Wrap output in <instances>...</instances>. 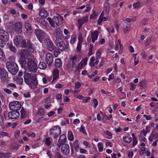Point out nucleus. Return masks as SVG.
Here are the masks:
<instances>
[{
  "instance_id": "nucleus-1",
  "label": "nucleus",
  "mask_w": 158,
  "mask_h": 158,
  "mask_svg": "<svg viewBox=\"0 0 158 158\" xmlns=\"http://www.w3.org/2000/svg\"><path fill=\"white\" fill-rule=\"evenodd\" d=\"M29 54L28 52L22 55L19 59V61L21 65L25 69H28L30 72L35 73L37 70V65L35 61L30 58L27 59V62L26 61V58Z\"/></svg>"
},
{
  "instance_id": "nucleus-2",
  "label": "nucleus",
  "mask_w": 158,
  "mask_h": 158,
  "mask_svg": "<svg viewBox=\"0 0 158 158\" xmlns=\"http://www.w3.org/2000/svg\"><path fill=\"white\" fill-rule=\"evenodd\" d=\"M24 75L25 82L28 85L31 89L35 88L38 83L36 78V75L35 74H31L25 71L24 72Z\"/></svg>"
},
{
  "instance_id": "nucleus-3",
  "label": "nucleus",
  "mask_w": 158,
  "mask_h": 158,
  "mask_svg": "<svg viewBox=\"0 0 158 158\" xmlns=\"http://www.w3.org/2000/svg\"><path fill=\"white\" fill-rule=\"evenodd\" d=\"M55 43L57 48L61 51H66L69 50V44L65 43L64 40L60 37H56L55 40Z\"/></svg>"
},
{
  "instance_id": "nucleus-4",
  "label": "nucleus",
  "mask_w": 158,
  "mask_h": 158,
  "mask_svg": "<svg viewBox=\"0 0 158 158\" xmlns=\"http://www.w3.org/2000/svg\"><path fill=\"white\" fill-rule=\"evenodd\" d=\"M8 71L13 75L16 74L19 71L17 64L12 61H8L6 64Z\"/></svg>"
},
{
  "instance_id": "nucleus-5",
  "label": "nucleus",
  "mask_w": 158,
  "mask_h": 158,
  "mask_svg": "<svg viewBox=\"0 0 158 158\" xmlns=\"http://www.w3.org/2000/svg\"><path fill=\"white\" fill-rule=\"evenodd\" d=\"M49 135L54 139L57 138L60 135L61 129L58 126H54L50 129Z\"/></svg>"
},
{
  "instance_id": "nucleus-6",
  "label": "nucleus",
  "mask_w": 158,
  "mask_h": 158,
  "mask_svg": "<svg viewBox=\"0 0 158 158\" xmlns=\"http://www.w3.org/2000/svg\"><path fill=\"white\" fill-rule=\"evenodd\" d=\"M14 42L17 46L20 47L22 48L26 47V41L23 39L22 37L20 35L15 37L14 39Z\"/></svg>"
},
{
  "instance_id": "nucleus-7",
  "label": "nucleus",
  "mask_w": 158,
  "mask_h": 158,
  "mask_svg": "<svg viewBox=\"0 0 158 158\" xmlns=\"http://www.w3.org/2000/svg\"><path fill=\"white\" fill-rule=\"evenodd\" d=\"M9 107L11 110L18 111L20 109L21 105L19 102L15 101L10 102L9 104Z\"/></svg>"
},
{
  "instance_id": "nucleus-8",
  "label": "nucleus",
  "mask_w": 158,
  "mask_h": 158,
  "mask_svg": "<svg viewBox=\"0 0 158 158\" xmlns=\"http://www.w3.org/2000/svg\"><path fill=\"white\" fill-rule=\"evenodd\" d=\"M44 42L46 49L48 51L52 52L54 48H56L52 41L49 38H46Z\"/></svg>"
},
{
  "instance_id": "nucleus-9",
  "label": "nucleus",
  "mask_w": 158,
  "mask_h": 158,
  "mask_svg": "<svg viewBox=\"0 0 158 158\" xmlns=\"http://www.w3.org/2000/svg\"><path fill=\"white\" fill-rule=\"evenodd\" d=\"M0 78L2 82H5L7 81L8 76L6 71L4 69L0 68Z\"/></svg>"
},
{
  "instance_id": "nucleus-10",
  "label": "nucleus",
  "mask_w": 158,
  "mask_h": 158,
  "mask_svg": "<svg viewBox=\"0 0 158 158\" xmlns=\"http://www.w3.org/2000/svg\"><path fill=\"white\" fill-rule=\"evenodd\" d=\"M0 39L7 42L9 39V34L6 31L3 29L0 30Z\"/></svg>"
},
{
  "instance_id": "nucleus-11",
  "label": "nucleus",
  "mask_w": 158,
  "mask_h": 158,
  "mask_svg": "<svg viewBox=\"0 0 158 158\" xmlns=\"http://www.w3.org/2000/svg\"><path fill=\"white\" fill-rule=\"evenodd\" d=\"M63 18L60 15L55 16L53 17V24L55 25V23L57 26L60 25L62 23Z\"/></svg>"
},
{
  "instance_id": "nucleus-12",
  "label": "nucleus",
  "mask_w": 158,
  "mask_h": 158,
  "mask_svg": "<svg viewBox=\"0 0 158 158\" xmlns=\"http://www.w3.org/2000/svg\"><path fill=\"white\" fill-rule=\"evenodd\" d=\"M19 113L18 111H12L8 113V116L10 119H16L19 118Z\"/></svg>"
},
{
  "instance_id": "nucleus-13",
  "label": "nucleus",
  "mask_w": 158,
  "mask_h": 158,
  "mask_svg": "<svg viewBox=\"0 0 158 158\" xmlns=\"http://www.w3.org/2000/svg\"><path fill=\"white\" fill-rule=\"evenodd\" d=\"M35 33L39 40L41 41L45 36V33L41 30L36 29L35 30Z\"/></svg>"
},
{
  "instance_id": "nucleus-14",
  "label": "nucleus",
  "mask_w": 158,
  "mask_h": 158,
  "mask_svg": "<svg viewBox=\"0 0 158 158\" xmlns=\"http://www.w3.org/2000/svg\"><path fill=\"white\" fill-rule=\"evenodd\" d=\"M53 57L51 53H49L46 54V62L48 66L51 65L53 60Z\"/></svg>"
},
{
  "instance_id": "nucleus-15",
  "label": "nucleus",
  "mask_w": 158,
  "mask_h": 158,
  "mask_svg": "<svg viewBox=\"0 0 158 158\" xmlns=\"http://www.w3.org/2000/svg\"><path fill=\"white\" fill-rule=\"evenodd\" d=\"M14 29L15 31L18 33H21L22 31V25L21 23H17L14 25Z\"/></svg>"
},
{
  "instance_id": "nucleus-16",
  "label": "nucleus",
  "mask_w": 158,
  "mask_h": 158,
  "mask_svg": "<svg viewBox=\"0 0 158 158\" xmlns=\"http://www.w3.org/2000/svg\"><path fill=\"white\" fill-rule=\"evenodd\" d=\"M76 66V64L74 62L69 61L66 66V69L69 72L73 71L74 69Z\"/></svg>"
},
{
  "instance_id": "nucleus-17",
  "label": "nucleus",
  "mask_w": 158,
  "mask_h": 158,
  "mask_svg": "<svg viewBox=\"0 0 158 158\" xmlns=\"http://www.w3.org/2000/svg\"><path fill=\"white\" fill-rule=\"evenodd\" d=\"M61 151L65 154H68L69 152V147L68 145L64 143L61 145Z\"/></svg>"
},
{
  "instance_id": "nucleus-18",
  "label": "nucleus",
  "mask_w": 158,
  "mask_h": 158,
  "mask_svg": "<svg viewBox=\"0 0 158 158\" xmlns=\"http://www.w3.org/2000/svg\"><path fill=\"white\" fill-rule=\"evenodd\" d=\"M66 140V136L65 135H62L60 136L58 140V146L60 148L61 145L64 143Z\"/></svg>"
},
{
  "instance_id": "nucleus-19",
  "label": "nucleus",
  "mask_w": 158,
  "mask_h": 158,
  "mask_svg": "<svg viewBox=\"0 0 158 158\" xmlns=\"http://www.w3.org/2000/svg\"><path fill=\"white\" fill-rule=\"evenodd\" d=\"M25 27L26 29V33L28 35L31 34L33 32V30L30 23H26L25 24Z\"/></svg>"
},
{
  "instance_id": "nucleus-20",
  "label": "nucleus",
  "mask_w": 158,
  "mask_h": 158,
  "mask_svg": "<svg viewBox=\"0 0 158 158\" xmlns=\"http://www.w3.org/2000/svg\"><path fill=\"white\" fill-rule=\"evenodd\" d=\"M26 45V47L27 48L29 51L30 52H33L34 51L35 49L30 40H27Z\"/></svg>"
},
{
  "instance_id": "nucleus-21",
  "label": "nucleus",
  "mask_w": 158,
  "mask_h": 158,
  "mask_svg": "<svg viewBox=\"0 0 158 158\" xmlns=\"http://www.w3.org/2000/svg\"><path fill=\"white\" fill-rule=\"evenodd\" d=\"M59 73L58 70L57 69H55L53 71V77L52 82H53V81L58 78L59 77Z\"/></svg>"
},
{
  "instance_id": "nucleus-22",
  "label": "nucleus",
  "mask_w": 158,
  "mask_h": 158,
  "mask_svg": "<svg viewBox=\"0 0 158 158\" xmlns=\"http://www.w3.org/2000/svg\"><path fill=\"white\" fill-rule=\"evenodd\" d=\"M39 15L43 18H46L47 16V10L44 8L41 9L40 11Z\"/></svg>"
},
{
  "instance_id": "nucleus-23",
  "label": "nucleus",
  "mask_w": 158,
  "mask_h": 158,
  "mask_svg": "<svg viewBox=\"0 0 158 158\" xmlns=\"http://www.w3.org/2000/svg\"><path fill=\"white\" fill-rule=\"evenodd\" d=\"M98 31H95L94 32L91 34L92 41L93 43H94L95 41L97 40L98 36Z\"/></svg>"
},
{
  "instance_id": "nucleus-24",
  "label": "nucleus",
  "mask_w": 158,
  "mask_h": 158,
  "mask_svg": "<svg viewBox=\"0 0 158 158\" xmlns=\"http://www.w3.org/2000/svg\"><path fill=\"white\" fill-rule=\"evenodd\" d=\"M82 38L81 37V38L80 37H79L78 40L79 42L77 44V50L78 52H80L81 50V44L82 43Z\"/></svg>"
},
{
  "instance_id": "nucleus-25",
  "label": "nucleus",
  "mask_w": 158,
  "mask_h": 158,
  "mask_svg": "<svg viewBox=\"0 0 158 158\" xmlns=\"http://www.w3.org/2000/svg\"><path fill=\"white\" fill-rule=\"evenodd\" d=\"M55 65L56 67H60L62 65L61 60L59 59H56L55 60Z\"/></svg>"
},
{
  "instance_id": "nucleus-26",
  "label": "nucleus",
  "mask_w": 158,
  "mask_h": 158,
  "mask_svg": "<svg viewBox=\"0 0 158 158\" xmlns=\"http://www.w3.org/2000/svg\"><path fill=\"white\" fill-rule=\"evenodd\" d=\"M123 139L125 142L128 143H130L132 140V138L130 136H124L123 137Z\"/></svg>"
},
{
  "instance_id": "nucleus-27",
  "label": "nucleus",
  "mask_w": 158,
  "mask_h": 158,
  "mask_svg": "<svg viewBox=\"0 0 158 158\" xmlns=\"http://www.w3.org/2000/svg\"><path fill=\"white\" fill-rule=\"evenodd\" d=\"M71 146L74 148L76 151H77L78 150L79 146L77 141H74L73 144H71Z\"/></svg>"
},
{
  "instance_id": "nucleus-28",
  "label": "nucleus",
  "mask_w": 158,
  "mask_h": 158,
  "mask_svg": "<svg viewBox=\"0 0 158 158\" xmlns=\"http://www.w3.org/2000/svg\"><path fill=\"white\" fill-rule=\"evenodd\" d=\"M38 67L41 69H44L46 68L47 65L44 62H40L39 64Z\"/></svg>"
},
{
  "instance_id": "nucleus-29",
  "label": "nucleus",
  "mask_w": 158,
  "mask_h": 158,
  "mask_svg": "<svg viewBox=\"0 0 158 158\" xmlns=\"http://www.w3.org/2000/svg\"><path fill=\"white\" fill-rule=\"evenodd\" d=\"M54 51V55L55 57H57L58 55L60 53V49L58 48H54V49H53Z\"/></svg>"
},
{
  "instance_id": "nucleus-30",
  "label": "nucleus",
  "mask_w": 158,
  "mask_h": 158,
  "mask_svg": "<svg viewBox=\"0 0 158 158\" xmlns=\"http://www.w3.org/2000/svg\"><path fill=\"white\" fill-rule=\"evenodd\" d=\"M27 116L26 111L22 108L21 110V118H24Z\"/></svg>"
},
{
  "instance_id": "nucleus-31",
  "label": "nucleus",
  "mask_w": 158,
  "mask_h": 158,
  "mask_svg": "<svg viewBox=\"0 0 158 158\" xmlns=\"http://www.w3.org/2000/svg\"><path fill=\"white\" fill-rule=\"evenodd\" d=\"M8 47L9 48V49L11 52H14L16 53V49L15 47L13 46L12 44H10L8 45Z\"/></svg>"
},
{
  "instance_id": "nucleus-32",
  "label": "nucleus",
  "mask_w": 158,
  "mask_h": 158,
  "mask_svg": "<svg viewBox=\"0 0 158 158\" xmlns=\"http://www.w3.org/2000/svg\"><path fill=\"white\" fill-rule=\"evenodd\" d=\"M45 112V110L43 109H39L37 112V114L39 116L43 115Z\"/></svg>"
},
{
  "instance_id": "nucleus-33",
  "label": "nucleus",
  "mask_w": 158,
  "mask_h": 158,
  "mask_svg": "<svg viewBox=\"0 0 158 158\" xmlns=\"http://www.w3.org/2000/svg\"><path fill=\"white\" fill-rule=\"evenodd\" d=\"M76 36L75 35H72L71 36V39L70 41V43L72 44H74L76 41Z\"/></svg>"
},
{
  "instance_id": "nucleus-34",
  "label": "nucleus",
  "mask_w": 158,
  "mask_h": 158,
  "mask_svg": "<svg viewBox=\"0 0 158 158\" xmlns=\"http://www.w3.org/2000/svg\"><path fill=\"white\" fill-rule=\"evenodd\" d=\"M109 4L108 3H106L105 5V10L106 13H108L109 11Z\"/></svg>"
},
{
  "instance_id": "nucleus-35",
  "label": "nucleus",
  "mask_w": 158,
  "mask_h": 158,
  "mask_svg": "<svg viewBox=\"0 0 158 158\" xmlns=\"http://www.w3.org/2000/svg\"><path fill=\"white\" fill-rule=\"evenodd\" d=\"M98 147L99 152H101L103 150V144L102 143L100 142L98 144Z\"/></svg>"
},
{
  "instance_id": "nucleus-36",
  "label": "nucleus",
  "mask_w": 158,
  "mask_h": 158,
  "mask_svg": "<svg viewBox=\"0 0 158 158\" xmlns=\"http://www.w3.org/2000/svg\"><path fill=\"white\" fill-rule=\"evenodd\" d=\"M54 157L55 158H63L62 155L60 153L58 152H56L54 154Z\"/></svg>"
},
{
  "instance_id": "nucleus-37",
  "label": "nucleus",
  "mask_w": 158,
  "mask_h": 158,
  "mask_svg": "<svg viewBox=\"0 0 158 158\" xmlns=\"http://www.w3.org/2000/svg\"><path fill=\"white\" fill-rule=\"evenodd\" d=\"M78 22L79 25V28H80L81 27L82 24L85 23L82 19H80L78 20Z\"/></svg>"
},
{
  "instance_id": "nucleus-38",
  "label": "nucleus",
  "mask_w": 158,
  "mask_h": 158,
  "mask_svg": "<svg viewBox=\"0 0 158 158\" xmlns=\"http://www.w3.org/2000/svg\"><path fill=\"white\" fill-rule=\"evenodd\" d=\"M77 58V55H75L73 56L70 57V60L69 61L71 62H76V59Z\"/></svg>"
},
{
  "instance_id": "nucleus-39",
  "label": "nucleus",
  "mask_w": 158,
  "mask_h": 158,
  "mask_svg": "<svg viewBox=\"0 0 158 158\" xmlns=\"http://www.w3.org/2000/svg\"><path fill=\"white\" fill-rule=\"evenodd\" d=\"M77 58V55H75L73 56L70 57V60L69 61L71 62H76V59Z\"/></svg>"
},
{
  "instance_id": "nucleus-40",
  "label": "nucleus",
  "mask_w": 158,
  "mask_h": 158,
  "mask_svg": "<svg viewBox=\"0 0 158 158\" xmlns=\"http://www.w3.org/2000/svg\"><path fill=\"white\" fill-rule=\"evenodd\" d=\"M141 5L140 3L139 2H138L133 4V6L134 8H137L139 7Z\"/></svg>"
},
{
  "instance_id": "nucleus-41",
  "label": "nucleus",
  "mask_w": 158,
  "mask_h": 158,
  "mask_svg": "<svg viewBox=\"0 0 158 158\" xmlns=\"http://www.w3.org/2000/svg\"><path fill=\"white\" fill-rule=\"evenodd\" d=\"M47 20L48 21L50 25L52 27H54L55 25L53 24V18H52V19L48 17L47 19Z\"/></svg>"
},
{
  "instance_id": "nucleus-42",
  "label": "nucleus",
  "mask_w": 158,
  "mask_h": 158,
  "mask_svg": "<svg viewBox=\"0 0 158 158\" xmlns=\"http://www.w3.org/2000/svg\"><path fill=\"white\" fill-rule=\"evenodd\" d=\"M141 87L143 88H145L146 87V82L145 81H143L140 82L139 83Z\"/></svg>"
},
{
  "instance_id": "nucleus-43",
  "label": "nucleus",
  "mask_w": 158,
  "mask_h": 158,
  "mask_svg": "<svg viewBox=\"0 0 158 158\" xmlns=\"http://www.w3.org/2000/svg\"><path fill=\"white\" fill-rule=\"evenodd\" d=\"M27 135L28 137H32L34 138L35 137V134L33 132H27Z\"/></svg>"
},
{
  "instance_id": "nucleus-44",
  "label": "nucleus",
  "mask_w": 158,
  "mask_h": 158,
  "mask_svg": "<svg viewBox=\"0 0 158 158\" xmlns=\"http://www.w3.org/2000/svg\"><path fill=\"white\" fill-rule=\"evenodd\" d=\"M87 59H88L87 57H85L84 59L82 61V62L81 63V66L82 67L83 66H84L85 65H86V62L87 61Z\"/></svg>"
},
{
  "instance_id": "nucleus-45",
  "label": "nucleus",
  "mask_w": 158,
  "mask_h": 158,
  "mask_svg": "<svg viewBox=\"0 0 158 158\" xmlns=\"http://www.w3.org/2000/svg\"><path fill=\"white\" fill-rule=\"evenodd\" d=\"M130 30V26H126V27L124 29L123 31L125 33H128L129 31Z\"/></svg>"
},
{
  "instance_id": "nucleus-46",
  "label": "nucleus",
  "mask_w": 158,
  "mask_h": 158,
  "mask_svg": "<svg viewBox=\"0 0 158 158\" xmlns=\"http://www.w3.org/2000/svg\"><path fill=\"white\" fill-rule=\"evenodd\" d=\"M97 14L96 13L95 11H93V14L90 16V19H95L97 16Z\"/></svg>"
},
{
  "instance_id": "nucleus-47",
  "label": "nucleus",
  "mask_w": 158,
  "mask_h": 158,
  "mask_svg": "<svg viewBox=\"0 0 158 158\" xmlns=\"http://www.w3.org/2000/svg\"><path fill=\"white\" fill-rule=\"evenodd\" d=\"M50 138L49 137H47L46 138L45 141V143L48 146H49L50 144Z\"/></svg>"
},
{
  "instance_id": "nucleus-48",
  "label": "nucleus",
  "mask_w": 158,
  "mask_h": 158,
  "mask_svg": "<svg viewBox=\"0 0 158 158\" xmlns=\"http://www.w3.org/2000/svg\"><path fill=\"white\" fill-rule=\"evenodd\" d=\"M5 42L6 41L0 39V46L1 47H4L6 45Z\"/></svg>"
},
{
  "instance_id": "nucleus-49",
  "label": "nucleus",
  "mask_w": 158,
  "mask_h": 158,
  "mask_svg": "<svg viewBox=\"0 0 158 158\" xmlns=\"http://www.w3.org/2000/svg\"><path fill=\"white\" fill-rule=\"evenodd\" d=\"M93 46L92 45L90 44L89 48V55H91L93 54Z\"/></svg>"
},
{
  "instance_id": "nucleus-50",
  "label": "nucleus",
  "mask_w": 158,
  "mask_h": 158,
  "mask_svg": "<svg viewBox=\"0 0 158 158\" xmlns=\"http://www.w3.org/2000/svg\"><path fill=\"white\" fill-rule=\"evenodd\" d=\"M81 86V83L79 82H77L75 84V89H78L80 88Z\"/></svg>"
},
{
  "instance_id": "nucleus-51",
  "label": "nucleus",
  "mask_w": 158,
  "mask_h": 158,
  "mask_svg": "<svg viewBox=\"0 0 158 158\" xmlns=\"http://www.w3.org/2000/svg\"><path fill=\"white\" fill-rule=\"evenodd\" d=\"M93 102L94 103V108H96L98 105V101L97 99L94 98L93 100Z\"/></svg>"
},
{
  "instance_id": "nucleus-52",
  "label": "nucleus",
  "mask_w": 158,
  "mask_h": 158,
  "mask_svg": "<svg viewBox=\"0 0 158 158\" xmlns=\"http://www.w3.org/2000/svg\"><path fill=\"white\" fill-rule=\"evenodd\" d=\"M101 52V51L100 49H99L97 51L96 54V58H99L100 57Z\"/></svg>"
},
{
  "instance_id": "nucleus-53",
  "label": "nucleus",
  "mask_w": 158,
  "mask_h": 158,
  "mask_svg": "<svg viewBox=\"0 0 158 158\" xmlns=\"http://www.w3.org/2000/svg\"><path fill=\"white\" fill-rule=\"evenodd\" d=\"M80 131L84 134H86V131L85 130V127L83 125L81 126Z\"/></svg>"
},
{
  "instance_id": "nucleus-54",
  "label": "nucleus",
  "mask_w": 158,
  "mask_h": 158,
  "mask_svg": "<svg viewBox=\"0 0 158 158\" xmlns=\"http://www.w3.org/2000/svg\"><path fill=\"white\" fill-rule=\"evenodd\" d=\"M107 30L109 33H114V30L113 27H111V28H107Z\"/></svg>"
},
{
  "instance_id": "nucleus-55",
  "label": "nucleus",
  "mask_w": 158,
  "mask_h": 158,
  "mask_svg": "<svg viewBox=\"0 0 158 158\" xmlns=\"http://www.w3.org/2000/svg\"><path fill=\"white\" fill-rule=\"evenodd\" d=\"M23 82V78L21 77H19V79L18 81H17V83L19 85H21Z\"/></svg>"
},
{
  "instance_id": "nucleus-56",
  "label": "nucleus",
  "mask_w": 158,
  "mask_h": 158,
  "mask_svg": "<svg viewBox=\"0 0 158 158\" xmlns=\"http://www.w3.org/2000/svg\"><path fill=\"white\" fill-rule=\"evenodd\" d=\"M151 40V38L150 37H148L147 38V40L145 43V45L146 46H148Z\"/></svg>"
},
{
  "instance_id": "nucleus-57",
  "label": "nucleus",
  "mask_w": 158,
  "mask_h": 158,
  "mask_svg": "<svg viewBox=\"0 0 158 158\" xmlns=\"http://www.w3.org/2000/svg\"><path fill=\"white\" fill-rule=\"evenodd\" d=\"M95 59L94 57H92L90 59V61L89 62V65L90 66H92L93 64V62L95 60Z\"/></svg>"
},
{
  "instance_id": "nucleus-58",
  "label": "nucleus",
  "mask_w": 158,
  "mask_h": 158,
  "mask_svg": "<svg viewBox=\"0 0 158 158\" xmlns=\"http://www.w3.org/2000/svg\"><path fill=\"white\" fill-rule=\"evenodd\" d=\"M137 143V139L136 138H134L133 139V146H135Z\"/></svg>"
},
{
  "instance_id": "nucleus-59",
  "label": "nucleus",
  "mask_w": 158,
  "mask_h": 158,
  "mask_svg": "<svg viewBox=\"0 0 158 158\" xmlns=\"http://www.w3.org/2000/svg\"><path fill=\"white\" fill-rule=\"evenodd\" d=\"M9 87L15 88L16 85L15 84L13 83H10L7 85V88H8Z\"/></svg>"
},
{
  "instance_id": "nucleus-60",
  "label": "nucleus",
  "mask_w": 158,
  "mask_h": 158,
  "mask_svg": "<svg viewBox=\"0 0 158 158\" xmlns=\"http://www.w3.org/2000/svg\"><path fill=\"white\" fill-rule=\"evenodd\" d=\"M82 66H81V67H80L79 66H77L76 65V66L75 67L76 68L75 70L74 71L75 72L80 71V70H79L80 69H82Z\"/></svg>"
},
{
  "instance_id": "nucleus-61",
  "label": "nucleus",
  "mask_w": 158,
  "mask_h": 158,
  "mask_svg": "<svg viewBox=\"0 0 158 158\" xmlns=\"http://www.w3.org/2000/svg\"><path fill=\"white\" fill-rule=\"evenodd\" d=\"M62 94H58L56 95V99L57 100H60L62 98Z\"/></svg>"
},
{
  "instance_id": "nucleus-62",
  "label": "nucleus",
  "mask_w": 158,
  "mask_h": 158,
  "mask_svg": "<svg viewBox=\"0 0 158 158\" xmlns=\"http://www.w3.org/2000/svg\"><path fill=\"white\" fill-rule=\"evenodd\" d=\"M106 134L108 135V138L110 139L112 137V135L111 133L108 131H106Z\"/></svg>"
},
{
  "instance_id": "nucleus-63",
  "label": "nucleus",
  "mask_w": 158,
  "mask_h": 158,
  "mask_svg": "<svg viewBox=\"0 0 158 158\" xmlns=\"http://www.w3.org/2000/svg\"><path fill=\"white\" fill-rule=\"evenodd\" d=\"M4 157L6 158H8L10 157V154L9 153H4Z\"/></svg>"
},
{
  "instance_id": "nucleus-64",
  "label": "nucleus",
  "mask_w": 158,
  "mask_h": 158,
  "mask_svg": "<svg viewBox=\"0 0 158 158\" xmlns=\"http://www.w3.org/2000/svg\"><path fill=\"white\" fill-rule=\"evenodd\" d=\"M82 19L85 23L87 22L88 21V19L87 16H85Z\"/></svg>"
}]
</instances>
